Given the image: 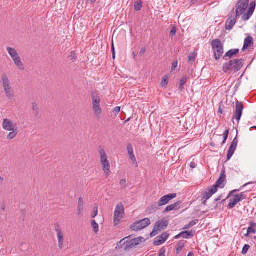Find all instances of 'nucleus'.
<instances>
[{"label": "nucleus", "instance_id": "1", "mask_svg": "<svg viewBox=\"0 0 256 256\" xmlns=\"http://www.w3.org/2000/svg\"><path fill=\"white\" fill-rule=\"evenodd\" d=\"M244 63V60L242 58L231 60L224 64L223 71L226 73L231 70H234L236 72H238L242 68Z\"/></svg>", "mask_w": 256, "mask_h": 256}, {"label": "nucleus", "instance_id": "2", "mask_svg": "<svg viewBox=\"0 0 256 256\" xmlns=\"http://www.w3.org/2000/svg\"><path fill=\"white\" fill-rule=\"evenodd\" d=\"M211 45L215 60H218L224 54L223 44L220 39H214L212 42Z\"/></svg>", "mask_w": 256, "mask_h": 256}, {"label": "nucleus", "instance_id": "3", "mask_svg": "<svg viewBox=\"0 0 256 256\" xmlns=\"http://www.w3.org/2000/svg\"><path fill=\"white\" fill-rule=\"evenodd\" d=\"M2 81L4 91L8 98L11 100L14 97V94L12 90L10 80L5 73L2 74Z\"/></svg>", "mask_w": 256, "mask_h": 256}, {"label": "nucleus", "instance_id": "4", "mask_svg": "<svg viewBox=\"0 0 256 256\" xmlns=\"http://www.w3.org/2000/svg\"><path fill=\"white\" fill-rule=\"evenodd\" d=\"M99 152L101 158L100 162L102 165V169L106 175H109L110 173V164L109 161L108 160L107 154L104 148H100Z\"/></svg>", "mask_w": 256, "mask_h": 256}, {"label": "nucleus", "instance_id": "5", "mask_svg": "<svg viewBox=\"0 0 256 256\" xmlns=\"http://www.w3.org/2000/svg\"><path fill=\"white\" fill-rule=\"evenodd\" d=\"M92 108L94 114L98 117L102 113V109L100 106V100L97 92H92Z\"/></svg>", "mask_w": 256, "mask_h": 256}, {"label": "nucleus", "instance_id": "6", "mask_svg": "<svg viewBox=\"0 0 256 256\" xmlns=\"http://www.w3.org/2000/svg\"><path fill=\"white\" fill-rule=\"evenodd\" d=\"M250 0H238L236 4L235 14L236 18L244 14L248 8Z\"/></svg>", "mask_w": 256, "mask_h": 256}, {"label": "nucleus", "instance_id": "7", "mask_svg": "<svg viewBox=\"0 0 256 256\" xmlns=\"http://www.w3.org/2000/svg\"><path fill=\"white\" fill-rule=\"evenodd\" d=\"M244 108L243 104L240 102L237 101L236 103L235 110L232 119H236L238 123L242 117Z\"/></svg>", "mask_w": 256, "mask_h": 256}, {"label": "nucleus", "instance_id": "8", "mask_svg": "<svg viewBox=\"0 0 256 256\" xmlns=\"http://www.w3.org/2000/svg\"><path fill=\"white\" fill-rule=\"evenodd\" d=\"M226 175L225 174V170H223L222 171L219 178L217 180L216 184L212 186V187L213 188H215L216 189V191L218 188H224V182H226Z\"/></svg>", "mask_w": 256, "mask_h": 256}, {"label": "nucleus", "instance_id": "9", "mask_svg": "<svg viewBox=\"0 0 256 256\" xmlns=\"http://www.w3.org/2000/svg\"><path fill=\"white\" fill-rule=\"evenodd\" d=\"M256 2L255 1L252 2L250 4L249 7L248 8V11L246 13L244 14L242 16V19L246 21L250 18V16L253 14L254 10L256 8Z\"/></svg>", "mask_w": 256, "mask_h": 256}, {"label": "nucleus", "instance_id": "10", "mask_svg": "<svg viewBox=\"0 0 256 256\" xmlns=\"http://www.w3.org/2000/svg\"><path fill=\"white\" fill-rule=\"evenodd\" d=\"M176 194H170L162 197L158 201V202L159 203V205H160V206H162L168 204L170 200L176 198Z\"/></svg>", "mask_w": 256, "mask_h": 256}, {"label": "nucleus", "instance_id": "11", "mask_svg": "<svg viewBox=\"0 0 256 256\" xmlns=\"http://www.w3.org/2000/svg\"><path fill=\"white\" fill-rule=\"evenodd\" d=\"M2 127L6 130L11 131L17 128L16 125L14 124L12 121L10 120L7 118H5L3 120Z\"/></svg>", "mask_w": 256, "mask_h": 256}, {"label": "nucleus", "instance_id": "12", "mask_svg": "<svg viewBox=\"0 0 256 256\" xmlns=\"http://www.w3.org/2000/svg\"><path fill=\"white\" fill-rule=\"evenodd\" d=\"M124 214V208L122 203L118 204L116 208L114 217L122 218Z\"/></svg>", "mask_w": 256, "mask_h": 256}, {"label": "nucleus", "instance_id": "13", "mask_svg": "<svg viewBox=\"0 0 256 256\" xmlns=\"http://www.w3.org/2000/svg\"><path fill=\"white\" fill-rule=\"evenodd\" d=\"M236 18L235 14L234 16L232 15L230 18H228L226 20V28L228 30H232L236 22Z\"/></svg>", "mask_w": 256, "mask_h": 256}, {"label": "nucleus", "instance_id": "14", "mask_svg": "<svg viewBox=\"0 0 256 256\" xmlns=\"http://www.w3.org/2000/svg\"><path fill=\"white\" fill-rule=\"evenodd\" d=\"M168 224V220H158L154 226V228L158 232H160L162 230H164L166 228Z\"/></svg>", "mask_w": 256, "mask_h": 256}, {"label": "nucleus", "instance_id": "15", "mask_svg": "<svg viewBox=\"0 0 256 256\" xmlns=\"http://www.w3.org/2000/svg\"><path fill=\"white\" fill-rule=\"evenodd\" d=\"M216 189L212 186L208 188L202 194V199L208 200L216 192Z\"/></svg>", "mask_w": 256, "mask_h": 256}, {"label": "nucleus", "instance_id": "16", "mask_svg": "<svg viewBox=\"0 0 256 256\" xmlns=\"http://www.w3.org/2000/svg\"><path fill=\"white\" fill-rule=\"evenodd\" d=\"M254 46V40L253 38L248 36L244 40V44L242 50L244 51L246 49L250 48Z\"/></svg>", "mask_w": 256, "mask_h": 256}, {"label": "nucleus", "instance_id": "17", "mask_svg": "<svg viewBox=\"0 0 256 256\" xmlns=\"http://www.w3.org/2000/svg\"><path fill=\"white\" fill-rule=\"evenodd\" d=\"M239 52V49L237 48L230 50L226 52L224 56H223V59L226 60H228V59L232 58L234 56H236L238 54Z\"/></svg>", "mask_w": 256, "mask_h": 256}, {"label": "nucleus", "instance_id": "18", "mask_svg": "<svg viewBox=\"0 0 256 256\" xmlns=\"http://www.w3.org/2000/svg\"><path fill=\"white\" fill-rule=\"evenodd\" d=\"M84 203L83 199L82 198H80L77 208V214L80 216H82L83 215Z\"/></svg>", "mask_w": 256, "mask_h": 256}, {"label": "nucleus", "instance_id": "19", "mask_svg": "<svg viewBox=\"0 0 256 256\" xmlns=\"http://www.w3.org/2000/svg\"><path fill=\"white\" fill-rule=\"evenodd\" d=\"M250 226L248 228L247 233L245 234L246 236H248L250 234H255L256 232V223L251 222L250 224Z\"/></svg>", "mask_w": 256, "mask_h": 256}, {"label": "nucleus", "instance_id": "20", "mask_svg": "<svg viewBox=\"0 0 256 256\" xmlns=\"http://www.w3.org/2000/svg\"><path fill=\"white\" fill-rule=\"evenodd\" d=\"M127 151L129 154L130 158L132 160L133 163L134 164V162H136V159L134 155V154L133 152V148L132 146V145L130 144H128L127 145Z\"/></svg>", "mask_w": 256, "mask_h": 256}, {"label": "nucleus", "instance_id": "21", "mask_svg": "<svg viewBox=\"0 0 256 256\" xmlns=\"http://www.w3.org/2000/svg\"><path fill=\"white\" fill-rule=\"evenodd\" d=\"M160 207L161 206L160 205H159V203L158 202L157 203L154 202L148 206L147 211L150 213L154 212L158 210Z\"/></svg>", "mask_w": 256, "mask_h": 256}, {"label": "nucleus", "instance_id": "22", "mask_svg": "<svg viewBox=\"0 0 256 256\" xmlns=\"http://www.w3.org/2000/svg\"><path fill=\"white\" fill-rule=\"evenodd\" d=\"M6 50H7L9 54L12 57V60H14V58H16L20 56H18L17 52L16 51V50L14 48H12L10 47H8L6 48Z\"/></svg>", "mask_w": 256, "mask_h": 256}, {"label": "nucleus", "instance_id": "23", "mask_svg": "<svg viewBox=\"0 0 256 256\" xmlns=\"http://www.w3.org/2000/svg\"><path fill=\"white\" fill-rule=\"evenodd\" d=\"M132 236V235L130 236H126V238H124L122 239V240H120L118 244H117V246H116V249H118V250L122 248L123 246L126 243L128 242V240H128V239H130V238Z\"/></svg>", "mask_w": 256, "mask_h": 256}, {"label": "nucleus", "instance_id": "24", "mask_svg": "<svg viewBox=\"0 0 256 256\" xmlns=\"http://www.w3.org/2000/svg\"><path fill=\"white\" fill-rule=\"evenodd\" d=\"M140 224V220L137 221L130 226V228L133 231H138L143 229Z\"/></svg>", "mask_w": 256, "mask_h": 256}, {"label": "nucleus", "instance_id": "25", "mask_svg": "<svg viewBox=\"0 0 256 256\" xmlns=\"http://www.w3.org/2000/svg\"><path fill=\"white\" fill-rule=\"evenodd\" d=\"M180 235L182 238H188L194 236V234L192 231L185 230L180 232Z\"/></svg>", "mask_w": 256, "mask_h": 256}, {"label": "nucleus", "instance_id": "26", "mask_svg": "<svg viewBox=\"0 0 256 256\" xmlns=\"http://www.w3.org/2000/svg\"><path fill=\"white\" fill-rule=\"evenodd\" d=\"M14 64L21 70H24V64L21 61L20 58L19 56L14 60Z\"/></svg>", "mask_w": 256, "mask_h": 256}, {"label": "nucleus", "instance_id": "27", "mask_svg": "<svg viewBox=\"0 0 256 256\" xmlns=\"http://www.w3.org/2000/svg\"><path fill=\"white\" fill-rule=\"evenodd\" d=\"M140 225H142L143 228L148 226L150 224V220L148 218H145L142 220H140Z\"/></svg>", "mask_w": 256, "mask_h": 256}, {"label": "nucleus", "instance_id": "28", "mask_svg": "<svg viewBox=\"0 0 256 256\" xmlns=\"http://www.w3.org/2000/svg\"><path fill=\"white\" fill-rule=\"evenodd\" d=\"M188 78L186 76H183L180 80L179 90L182 91L184 89V86L185 85L187 82Z\"/></svg>", "mask_w": 256, "mask_h": 256}, {"label": "nucleus", "instance_id": "29", "mask_svg": "<svg viewBox=\"0 0 256 256\" xmlns=\"http://www.w3.org/2000/svg\"><path fill=\"white\" fill-rule=\"evenodd\" d=\"M128 242H126V246L124 248V250H128L129 249L134 248V246H136V245L134 244V242H132V240H130V239H128Z\"/></svg>", "mask_w": 256, "mask_h": 256}, {"label": "nucleus", "instance_id": "30", "mask_svg": "<svg viewBox=\"0 0 256 256\" xmlns=\"http://www.w3.org/2000/svg\"><path fill=\"white\" fill-rule=\"evenodd\" d=\"M91 224L94 233L96 234L99 230L98 224L96 223L95 220H92L91 222Z\"/></svg>", "mask_w": 256, "mask_h": 256}, {"label": "nucleus", "instance_id": "31", "mask_svg": "<svg viewBox=\"0 0 256 256\" xmlns=\"http://www.w3.org/2000/svg\"><path fill=\"white\" fill-rule=\"evenodd\" d=\"M11 131H12V132H10L7 136L8 139L10 140H11L13 139L14 138H15L18 134L17 128H16L14 130H12Z\"/></svg>", "mask_w": 256, "mask_h": 256}, {"label": "nucleus", "instance_id": "32", "mask_svg": "<svg viewBox=\"0 0 256 256\" xmlns=\"http://www.w3.org/2000/svg\"><path fill=\"white\" fill-rule=\"evenodd\" d=\"M132 242H134V244L136 246L138 245L140 242H144L146 241V240L144 239V238L142 236H140L138 238L132 239Z\"/></svg>", "mask_w": 256, "mask_h": 256}, {"label": "nucleus", "instance_id": "33", "mask_svg": "<svg viewBox=\"0 0 256 256\" xmlns=\"http://www.w3.org/2000/svg\"><path fill=\"white\" fill-rule=\"evenodd\" d=\"M198 220H192V221L190 222L188 224L184 226V228H183V229L184 230L188 229L190 228H191L192 226H194L195 224H196L198 223Z\"/></svg>", "mask_w": 256, "mask_h": 256}, {"label": "nucleus", "instance_id": "34", "mask_svg": "<svg viewBox=\"0 0 256 256\" xmlns=\"http://www.w3.org/2000/svg\"><path fill=\"white\" fill-rule=\"evenodd\" d=\"M237 136H238V132H236V136L234 138V139L233 141L231 143L230 146V148H232L234 149L235 150H236V146L238 145V139Z\"/></svg>", "mask_w": 256, "mask_h": 256}, {"label": "nucleus", "instance_id": "35", "mask_svg": "<svg viewBox=\"0 0 256 256\" xmlns=\"http://www.w3.org/2000/svg\"><path fill=\"white\" fill-rule=\"evenodd\" d=\"M235 150H236L234 149L230 146L227 154V160H229L231 158Z\"/></svg>", "mask_w": 256, "mask_h": 256}, {"label": "nucleus", "instance_id": "36", "mask_svg": "<svg viewBox=\"0 0 256 256\" xmlns=\"http://www.w3.org/2000/svg\"><path fill=\"white\" fill-rule=\"evenodd\" d=\"M234 198L238 201V202L242 201V200H244L246 198V196L243 193H241L240 194H238L234 196Z\"/></svg>", "mask_w": 256, "mask_h": 256}, {"label": "nucleus", "instance_id": "37", "mask_svg": "<svg viewBox=\"0 0 256 256\" xmlns=\"http://www.w3.org/2000/svg\"><path fill=\"white\" fill-rule=\"evenodd\" d=\"M142 5V2L141 0L136 1L134 2V10L136 11L140 10Z\"/></svg>", "mask_w": 256, "mask_h": 256}, {"label": "nucleus", "instance_id": "38", "mask_svg": "<svg viewBox=\"0 0 256 256\" xmlns=\"http://www.w3.org/2000/svg\"><path fill=\"white\" fill-rule=\"evenodd\" d=\"M238 203V201L236 200V199L234 197L232 200H230V202L229 203V204L228 206V208L229 209H232V208H234Z\"/></svg>", "mask_w": 256, "mask_h": 256}, {"label": "nucleus", "instance_id": "39", "mask_svg": "<svg viewBox=\"0 0 256 256\" xmlns=\"http://www.w3.org/2000/svg\"><path fill=\"white\" fill-rule=\"evenodd\" d=\"M184 242H183L182 241H180L178 242V244H177V249H176L177 253H179L182 250V249L184 248Z\"/></svg>", "mask_w": 256, "mask_h": 256}, {"label": "nucleus", "instance_id": "40", "mask_svg": "<svg viewBox=\"0 0 256 256\" xmlns=\"http://www.w3.org/2000/svg\"><path fill=\"white\" fill-rule=\"evenodd\" d=\"M26 210H22L20 211V215L19 217L20 220L22 222H24L26 217Z\"/></svg>", "mask_w": 256, "mask_h": 256}, {"label": "nucleus", "instance_id": "41", "mask_svg": "<svg viewBox=\"0 0 256 256\" xmlns=\"http://www.w3.org/2000/svg\"><path fill=\"white\" fill-rule=\"evenodd\" d=\"M169 236L170 235L168 232H164L159 236V238L164 242L168 238Z\"/></svg>", "mask_w": 256, "mask_h": 256}, {"label": "nucleus", "instance_id": "42", "mask_svg": "<svg viewBox=\"0 0 256 256\" xmlns=\"http://www.w3.org/2000/svg\"><path fill=\"white\" fill-rule=\"evenodd\" d=\"M229 130L228 129V130H226L224 133V134H223V136H224V139H223V141L222 143V145L224 144L228 137V135H229Z\"/></svg>", "mask_w": 256, "mask_h": 256}, {"label": "nucleus", "instance_id": "43", "mask_svg": "<svg viewBox=\"0 0 256 256\" xmlns=\"http://www.w3.org/2000/svg\"><path fill=\"white\" fill-rule=\"evenodd\" d=\"M168 83V78L167 76H164L162 78V80L161 82V86L164 88L166 87Z\"/></svg>", "mask_w": 256, "mask_h": 256}, {"label": "nucleus", "instance_id": "44", "mask_svg": "<svg viewBox=\"0 0 256 256\" xmlns=\"http://www.w3.org/2000/svg\"><path fill=\"white\" fill-rule=\"evenodd\" d=\"M197 56V53L194 52L193 53H190V55L188 56V60L190 62H194L196 60V56Z\"/></svg>", "mask_w": 256, "mask_h": 256}, {"label": "nucleus", "instance_id": "45", "mask_svg": "<svg viewBox=\"0 0 256 256\" xmlns=\"http://www.w3.org/2000/svg\"><path fill=\"white\" fill-rule=\"evenodd\" d=\"M98 206H94L93 208V212L91 216L92 218H94L98 214Z\"/></svg>", "mask_w": 256, "mask_h": 256}, {"label": "nucleus", "instance_id": "46", "mask_svg": "<svg viewBox=\"0 0 256 256\" xmlns=\"http://www.w3.org/2000/svg\"><path fill=\"white\" fill-rule=\"evenodd\" d=\"M250 245L245 244L242 248V254H246L247 253L248 250L250 249Z\"/></svg>", "mask_w": 256, "mask_h": 256}, {"label": "nucleus", "instance_id": "47", "mask_svg": "<svg viewBox=\"0 0 256 256\" xmlns=\"http://www.w3.org/2000/svg\"><path fill=\"white\" fill-rule=\"evenodd\" d=\"M158 238V237H157L156 238V240L154 242V246H160V245L162 244L163 243H164V242L160 238L158 240H156Z\"/></svg>", "mask_w": 256, "mask_h": 256}, {"label": "nucleus", "instance_id": "48", "mask_svg": "<svg viewBox=\"0 0 256 256\" xmlns=\"http://www.w3.org/2000/svg\"><path fill=\"white\" fill-rule=\"evenodd\" d=\"M176 28L175 26L172 27V28L170 34V38H172L176 34Z\"/></svg>", "mask_w": 256, "mask_h": 256}, {"label": "nucleus", "instance_id": "49", "mask_svg": "<svg viewBox=\"0 0 256 256\" xmlns=\"http://www.w3.org/2000/svg\"><path fill=\"white\" fill-rule=\"evenodd\" d=\"M182 204L181 201H178L176 202H175L174 204H172L173 206L174 207V210H178L180 208V206Z\"/></svg>", "mask_w": 256, "mask_h": 256}, {"label": "nucleus", "instance_id": "50", "mask_svg": "<svg viewBox=\"0 0 256 256\" xmlns=\"http://www.w3.org/2000/svg\"><path fill=\"white\" fill-rule=\"evenodd\" d=\"M172 210H174V207L173 206L172 204V205L167 206L164 212H168Z\"/></svg>", "mask_w": 256, "mask_h": 256}, {"label": "nucleus", "instance_id": "51", "mask_svg": "<svg viewBox=\"0 0 256 256\" xmlns=\"http://www.w3.org/2000/svg\"><path fill=\"white\" fill-rule=\"evenodd\" d=\"M120 184L122 188L123 189L126 186V179H122L120 182Z\"/></svg>", "mask_w": 256, "mask_h": 256}, {"label": "nucleus", "instance_id": "52", "mask_svg": "<svg viewBox=\"0 0 256 256\" xmlns=\"http://www.w3.org/2000/svg\"><path fill=\"white\" fill-rule=\"evenodd\" d=\"M58 238L60 240H64V234L62 232H58Z\"/></svg>", "mask_w": 256, "mask_h": 256}, {"label": "nucleus", "instance_id": "53", "mask_svg": "<svg viewBox=\"0 0 256 256\" xmlns=\"http://www.w3.org/2000/svg\"><path fill=\"white\" fill-rule=\"evenodd\" d=\"M177 66H178V61L177 60L173 61V62L172 63V70H174Z\"/></svg>", "mask_w": 256, "mask_h": 256}, {"label": "nucleus", "instance_id": "54", "mask_svg": "<svg viewBox=\"0 0 256 256\" xmlns=\"http://www.w3.org/2000/svg\"><path fill=\"white\" fill-rule=\"evenodd\" d=\"M120 110V107L116 106V107L113 110L114 113L115 115H117Z\"/></svg>", "mask_w": 256, "mask_h": 256}, {"label": "nucleus", "instance_id": "55", "mask_svg": "<svg viewBox=\"0 0 256 256\" xmlns=\"http://www.w3.org/2000/svg\"><path fill=\"white\" fill-rule=\"evenodd\" d=\"M32 109L34 111L38 110V104L36 102H34L32 104Z\"/></svg>", "mask_w": 256, "mask_h": 256}, {"label": "nucleus", "instance_id": "56", "mask_svg": "<svg viewBox=\"0 0 256 256\" xmlns=\"http://www.w3.org/2000/svg\"><path fill=\"white\" fill-rule=\"evenodd\" d=\"M166 249L162 248L160 250L158 256H165Z\"/></svg>", "mask_w": 256, "mask_h": 256}, {"label": "nucleus", "instance_id": "57", "mask_svg": "<svg viewBox=\"0 0 256 256\" xmlns=\"http://www.w3.org/2000/svg\"><path fill=\"white\" fill-rule=\"evenodd\" d=\"M70 57L71 58L72 60H76V54L74 51H72L70 53Z\"/></svg>", "mask_w": 256, "mask_h": 256}, {"label": "nucleus", "instance_id": "58", "mask_svg": "<svg viewBox=\"0 0 256 256\" xmlns=\"http://www.w3.org/2000/svg\"><path fill=\"white\" fill-rule=\"evenodd\" d=\"M158 232L156 230H155L154 228L153 230L150 234V236L151 237L154 236Z\"/></svg>", "mask_w": 256, "mask_h": 256}, {"label": "nucleus", "instance_id": "59", "mask_svg": "<svg viewBox=\"0 0 256 256\" xmlns=\"http://www.w3.org/2000/svg\"><path fill=\"white\" fill-rule=\"evenodd\" d=\"M241 82H242L241 80H240V78H238V82L235 86L236 90L237 89L239 88V86H240V85L241 84Z\"/></svg>", "mask_w": 256, "mask_h": 256}, {"label": "nucleus", "instance_id": "60", "mask_svg": "<svg viewBox=\"0 0 256 256\" xmlns=\"http://www.w3.org/2000/svg\"><path fill=\"white\" fill-rule=\"evenodd\" d=\"M55 226V230L56 231L57 233L62 232L61 229L60 228V226L58 223L56 224Z\"/></svg>", "mask_w": 256, "mask_h": 256}, {"label": "nucleus", "instance_id": "61", "mask_svg": "<svg viewBox=\"0 0 256 256\" xmlns=\"http://www.w3.org/2000/svg\"><path fill=\"white\" fill-rule=\"evenodd\" d=\"M146 52V48L145 47H143L141 48L140 51V55L142 56Z\"/></svg>", "mask_w": 256, "mask_h": 256}, {"label": "nucleus", "instance_id": "62", "mask_svg": "<svg viewBox=\"0 0 256 256\" xmlns=\"http://www.w3.org/2000/svg\"><path fill=\"white\" fill-rule=\"evenodd\" d=\"M120 218H116V217L114 216V223L116 225L118 224V222H120Z\"/></svg>", "mask_w": 256, "mask_h": 256}, {"label": "nucleus", "instance_id": "63", "mask_svg": "<svg viewBox=\"0 0 256 256\" xmlns=\"http://www.w3.org/2000/svg\"><path fill=\"white\" fill-rule=\"evenodd\" d=\"M63 242H64V240H58V246L60 249H61L62 248Z\"/></svg>", "mask_w": 256, "mask_h": 256}, {"label": "nucleus", "instance_id": "64", "mask_svg": "<svg viewBox=\"0 0 256 256\" xmlns=\"http://www.w3.org/2000/svg\"><path fill=\"white\" fill-rule=\"evenodd\" d=\"M190 166L192 168H194L196 166V164L194 162H192L190 164Z\"/></svg>", "mask_w": 256, "mask_h": 256}]
</instances>
